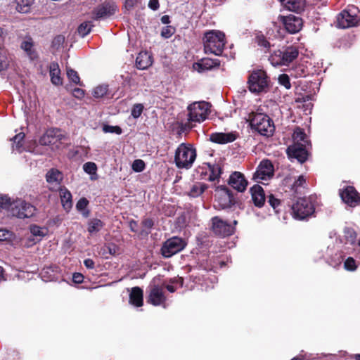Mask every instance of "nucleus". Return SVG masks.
<instances>
[{
    "label": "nucleus",
    "instance_id": "69168bd1",
    "mask_svg": "<svg viewBox=\"0 0 360 360\" xmlns=\"http://www.w3.org/2000/svg\"><path fill=\"white\" fill-rule=\"evenodd\" d=\"M7 36V32L0 27V46H2Z\"/></svg>",
    "mask_w": 360,
    "mask_h": 360
},
{
    "label": "nucleus",
    "instance_id": "0e129e2a",
    "mask_svg": "<svg viewBox=\"0 0 360 360\" xmlns=\"http://www.w3.org/2000/svg\"><path fill=\"white\" fill-rule=\"evenodd\" d=\"M148 7L153 11H156L159 8L158 0H150L148 3Z\"/></svg>",
    "mask_w": 360,
    "mask_h": 360
},
{
    "label": "nucleus",
    "instance_id": "7ed1b4c3",
    "mask_svg": "<svg viewBox=\"0 0 360 360\" xmlns=\"http://www.w3.org/2000/svg\"><path fill=\"white\" fill-rule=\"evenodd\" d=\"M250 124L252 129L264 136L273 135L275 126L273 120L266 114L256 112L249 115Z\"/></svg>",
    "mask_w": 360,
    "mask_h": 360
},
{
    "label": "nucleus",
    "instance_id": "f257e3e1",
    "mask_svg": "<svg viewBox=\"0 0 360 360\" xmlns=\"http://www.w3.org/2000/svg\"><path fill=\"white\" fill-rule=\"evenodd\" d=\"M292 139L293 144L287 149L288 155L290 158L296 159L299 162L303 163L308 156L307 148L309 145L308 138L304 131L297 127L294 131Z\"/></svg>",
    "mask_w": 360,
    "mask_h": 360
},
{
    "label": "nucleus",
    "instance_id": "4468645a",
    "mask_svg": "<svg viewBox=\"0 0 360 360\" xmlns=\"http://www.w3.org/2000/svg\"><path fill=\"white\" fill-rule=\"evenodd\" d=\"M274 175V166L269 160H262L259 165L254 179L259 183L265 184L264 181L270 179Z\"/></svg>",
    "mask_w": 360,
    "mask_h": 360
},
{
    "label": "nucleus",
    "instance_id": "2eb2a0df",
    "mask_svg": "<svg viewBox=\"0 0 360 360\" xmlns=\"http://www.w3.org/2000/svg\"><path fill=\"white\" fill-rule=\"evenodd\" d=\"M215 197L217 204L214 205V207L221 209L231 207L234 201L231 191L225 186L217 190Z\"/></svg>",
    "mask_w": 360,
    "mask_h": 360
},
{
    "label": "nucleus",
    "instance_id": "bf43d9fd",
    "mask_svg": "<svg viewBox=\"0 0 360 360\" xmlns=\"http://www.w3.org/2000/svg\"><path fill=\"white\" fill-rule=\"evenodd\" d=\"M268 202L274 209H276L279 205L280 200L271 194L268 197Z\"/></svg>",
    "mask_w": 360,
    "mask_h": 360
},
{
    "label": "nucleus",
    "instance_id": "864d4df0",
    "mask_svg": "<svg viewBox=\"0 0 360 360\" xmlns=\"http://www.w3.org/2000/svg\"><path fill=\"white\" fill-rule=\"evenodd\" d=\"M145 166L142 160H135L132 163V169L136 172H141L145 169Z\"/></svg>",
    "mask_w": 360,
    "mask_h": 360
},
{
    "label": "nucleus",
    "instance_id": "c756f323",
    "mask_svg": "<svg viewBox=\"0 0 360 360\" xmlns=\"http://www.w3.org/2000/svg\"><path fill=\"white\" fill-rule=\"evenodd\" d=\"M50 77L53 84L58 86L62 84V78L60 77V70L57 63H52L50 65Z\"/></svg>",
    "mask_w": 360,
    "mask_h": 360
},
{
    "label": "nucleus",
    "instance_id": "e433bc0d",
    "mask_svg": "<svg viewBox=\"0 0 360 360\" xmlns=\"http://www.w3.org/2000/svg\"><path fill=\"white\" fill-rule=\"evenodd\" d=\"M34 0H16V9L22 13L30 12Z\"/></svg>",
    "mask_w": 360,
    "mask_h": 360
},
{
    "label": "nucleus",
    "instance_id": "9d476101",
    "mask_svg": "<svg viewBox=\"0 0 360 360\" xmlns=\"http://www.w3.org/2000/svg\"><path fill=\"white\" fill-rule=\"evenodd\" d=\"M164 284L160 276L155 277L148 286V302L154 306H159L165 304L166 297L163 292Z\"/></svg>",
    "mask_w": 360,
    "mask_h": 360
},
{
    "label": "nucleus",
    "instance_id": "72a5a7b5",
    "mask_svg": "<svg viewBox=\"0 0 360 360\" xmlns=\"http://www.w3.org/2000/svg\"><path fill=\"white\" fill-rule=\"evenodd\" d=\"M109 93L108 84H102L96 86L92 89L91 94L95 98H102Z\"/></svg>",
    "mask_w": 360,
    "mask_h": 360
},
{
    "label": "nucleus",
    "instance_id": "9b49d317",
    "mask_svg": "<svg viewBox=\"0 0 360 360\" xmlns=\"http://www.w3.org/2000/svg\"><path fill=\"white\" fill-rule=\"evenodd\" d=\"M268 86L267 77L262 70L253 72L248 79L249 90L255 94H259L266 91Z\"/></svg>",
    "mask_w": 360,
    "mask_h": 360
},
{
    "label": "nucleus",
    "instance_id": "bb28decb",
    "mask_svg": "<svg viewBox=\"0 0 360 360\" xmlns=\"http://www.w3.org/2000/svg\"><path fill=\"white\" fill-rule=\"evenodd\" d=\"M150 54L147 51H141L136 59V65L140 70H145L152 65Z\"/></svg>",
    "mask_w": 360,
    "mask_h": 360
},
{
    "label": "nucleus",
    "instance_id": "3c124183",
    "mask_svg": "<svg viewBox=\"0 0 360 360\" xmlns=\"http://www.w3.org/2000/svg\"><path fill=\"white\" fill-rule=\"evenodd\" d=\"M103 131L104 133L116 134L120 135L122 134V130L119 126H111L108 124H104L103 127Z\"/></svg>",
    "mask_w": 360,
    "mask_h": 360
},
{
    "label": "nucleus",
    "instance_id": "e2e57ef3",
    "mask_svg": "<svg viewBox=\"0 0 360 360\" xmlns=\"http://www.w3.org/2000/svg\"><path fill=\"white\" fill-rule=\"evenodd\" d=\"M84 280V276L79 273H75L72 276V281L75 283H82Z\"/></svg>",
    "mask_w": 360,
    "mask_h": 360
},
{
    "label": "nucleus",
    "instance_id": "20e7f679",
    "mask_svg": "<svg viewBox=\"0 0 360 360\" xmlns=\"http://www.w3.org/2000/svg\"><path fill=\"white\" fill-rule=\"evenodd\" d=\"M203 45L206 53L220 56L225 46V35L218 30L207 32L203 37Z\"/></svg>",
    "mask_w": 360,
    "mask_h": 360
},
{
    "label": "nucleus",
    "instance_id": "f704fd0d",
    "mask_svg": "<svg viewBox=\"0 0 360 360\" xmlns=\"http://www.w3.org/2000/svg\"><path fill=\"white\" fill-rule=\"evenodd\" d=\"M207 188V185L204 183L197 182L192 186L188 193V195L191 198H197L200 196Z\"/></svg>",
    "mask_w": 360,
    "mask_h": 360
},
{
    "label": "nucleus",
    "instance_id": "ea45409f",
    "mask_svg": "<svg viewBox=\"0 0 360 360\" xmlns=\"http://www.w3.org/2000/svg\"><path fill=\"white\" fill-rule=\"evenodd\" d=\"M38 242L39 241L37 240V239H36V238L34 236H31V233L29 231L23 237H21V242L20 245H19V248H30Z\"/></svg>",
    "mask_w": 360,
    "mask_h": 360
},
{
    "label": "nucleus",
    "instance_id": "dca6fc26",
    "mask_svg": "<svg viewBox=\"0 0 360 360\" xmlns=\"http://www.w3.org/2000/svg\"><path fill=\"white\" fill-rule=\"evenodd\" d=\"M212 230L217 234L222 237L231 236L234 232V227L219 217L212 219Z\"/></svg>",
    "mask_w": 360,
    "mask_h": 360
},
{
    "label": "nucleus",
    "instance_id": "f3484780",
    "mask_svg": "<svg viewBox=\"0 0 360 360\" xmlns=\"http://www.w3.org/2000/svg\"><path fill=\"white\" fill-rule=\"evenodd\" d=\"M340 195L342 201L349 207H354L360 202V194L353 186H347Z\"/></svg>",
    "mask_w": 360,
    "mask_h": 360
},
{
    "label": "nucleus",
    "instance_id": "412c9836",
    "mask_svg": "<svg viewBox=\"0 0 360 360\" xmlns=\"http://www.w3.org/2000/svg\"><path fill=\"white\" fill-rule=\"evenodd\" d=\"M229 184L238 191L243 192L248 186V181L242 173L234 172L229 177Z\"/></svg>",
    "mask_w": 360,
    "mask_h": 360
},
{
    "label": "nucleus",
    "instance_id": "603ef678",
    "mask_svg": "<svg viewBox=\"0 0 360 360\" xmlns=\"http://www.w3.org/2000/svg\"><path fill=\"white\" fill-rule=\"evenodd\" d=\"M278 81L280 85L283 86L286 89L291 88L289 76L286 74H281L278 77Z\"/></svg>",
    "mask_w": 360,
    "mask_h": 360
},
{
    "label": "nucleus",
    "instance_id": "f03ea898",
    "mask_svg": "<svg viewBox=\"0 0 360 360\" xmlns=\"http://www.w3.org/2000/svg\"><path fill=\"white\" fill-rule=\"evenodd\" d=\"M299 51L297 47L293 46H283L281 49L274 50L269 57L270 63L274 66H288L298 56Z\"/></svg>",
    "mask_w": 360,
    "mask_h": 360
},
{
    "label": "nucleus",
    "instance_id": "4be33fe9",
    "mask_svg": "<svg viewBox=\"0 0 360 360\" xmlns=\"http://www.w3.org/2000/svg\"><path fill=\"white\" fill-rule=\"evenodd\" d=\"M0 241L6 242L12 247L17 248H19L21 242V236L16 235L13 232L6 229H0Z\"/></svg>",
    "mask_w": 360,
    "mask_h": 360
},
{
    "label": "nucleus",
    "instance_id": "393cba45",
    "mask_svg": "<svg viewBox=\"0 0 360 360\" xmlns=\"http://www.w3.org/2000/svg\"><path fill=\"white\" fill-rule=\"evenodd\" d=\"M210 141L219 143V144H225L227 143H231L234 141L236 139V136L235 134L230 133H213L210 135Z\"/></svg>",
    "mask_w": 360,
    "mask_h": 360
},
{
    "label": "nucleus",
    "instance_id": "473e14b6",
    "mask_svg": "<svg viewBox=\"0 0 360 360\" xmlns=\"http://www.w3.org/2000/svg\"><path fill=\"white\" fill-rule=\"evenodd\" d=\"M60 195L63 208L69 210L72 206L71 193L66 188H63L60 191Z\"/></svg>",
    "mask_w": 360,
    "mask_h": 360
},
{
    "label": "nucleus",
    "instance_id": "58836bf2",
    "mask_svg": "<svg viewBox=\"0 0 360 360\" xmlns=\"http://www.w3.org/2000/svg\"><path fill=\"white\" fill-rule=\"evenodd\" d=\"M30 232L31 233V236H34L38 241H40L46 234L47 230L37 225H31L30 226Z\"/></svg>",
    "mask_w": 360,
    "mask_h": 360
},
{
    "label": "nucleus",
    "instance_id": "c03bdc74",
    "mask_svg": "<svg viewBox=\"0 0 360 360\" xmlns=\"http://www.w3.org/2000/svg\"><path fill=\"white\" fill-rule=\"evenodd\" d=\"M88 200L86 198H81L76 204V208L78 211L81 212L84 217H88L89 211L86 210L88 205Z\"/></svg>",
    "mask_w": 360,
    "mask_h": 360
},
{
    "label": "nucleus",
    "instance_id": "774afa93",
    "mask_svg": "<svg viewBox=\"0 0 360 360\" xmlns=\"http://www.w3.org/2000/svg\"><path fill=\"white\" fill-rule=\"evenodd\" d=\"M143 226L147 228V229H150L153 227V221L152 219H145L143 221Z\"/></svg>",
    "mask_w": 360,
    "mask_h": 360
},
{
    "label": "nucleus",
    "instance_id": "423d86ee",
    "mask_svg": "<svg viewBox=\"0 0 360 360\" xmlns=\"http://www.w3.org/2000/svg\"><path fill=\"white\" fill-rule=\"evenodd\" d=\"M66 136L60 129H49L39 139L42 146H50L52 150H60L66 146Z\"/></svg>",
    "mask_w": 360,
    "mask_h": 360
},
{
    "label": "nucleus",
    "instance_id": "49530a36",
    "mask_svg": "<svg viewBox=\"0 0 360 360\" xmlns=\"http://www.w3.org/2000/svg\"><path fill=\"white\" fill-rule=\"evenodd\" d=\"M67 76H68V79H70V81H71L74 84L82 85V84L80 83L79 77L78 76L77 72L76 71H75L74 70L68 68L67 69Z\"/></svg>",
    "mask_w": 360,
    "mask_h": 360
},
{
    "label": "nucleus",
    "instance_id": "c85d7f7f",
    "mask_svg": "<svg viewBox=\"0 0 360 360\" xmlns=\"http://www.w3.org/2000/svg\"><path fill=\"white\" fill-rule=\"evenodd\" d=\"M282 6L288 11L300 12L303 9L304 2L302 0H279Z\"/></svg>",
    "mask_w": 360,
    "mask_h": 360
},
{
    "label": "nucleus",
    "instance_id": "338daca9",
    "mask_svg": "<svg viewBox=\"0 0 360 360\" xmlns=\"http://www.w3.org/2000/svg\"><path fill=\"white\" fill-rule=\"evenodd\" d=\"M84 264L87 269H94V262L91 259H86L84 261Z\"/></svg>",
    "mask_w": 360,
    "mask_h": 360
},
{
    "label": "nucleus",
    "instance_id": "4d7b16f0",
    "mask_svg": "<svg viewBox=\"0 0 360 360\" xmlns=\"http://www.w3.org/2000/svg\"><path fill=\"white\" fill-rule=\"evenodd\" d=\"M65 42V37L62 35H58V36H56L53 41H52V45L54 48L58 49L59 48H60L63 43Z\"/></svg>",
    "mask_w": 360,
    "mask_h": 360
},
{
    "label": "nucleus",
    "instance_id": "13d9d810",
    "mask_svg": "<svg viewBox=\"0 0 360 360\" xmlns=\"http://www.w3.org/2000/svg\"><path fill=\"white\" fill-rule=\"evenodd\" d=\"M257 43L259 46L264 47L266 49H270V43L262 35L257 37Z\"/></svg>",
    "mask_w": 360,
    "mask_h": 360
},
{
    "label": "nucleus",
    "instance_id": "6ab92c4d",
    "mask_svg": "<svg viewBox=\"0 0 360 360\" xmlns=\"http://www.w3.org/2000/svg\"><path fill=\"white\" fill-rule=\"evenodd\" d=\"M220 65V61L218 59H212L210 58H204L198 62L193 63V68L198 72H204L218 68Z\"/></svg>",
    "mask_w": 360,
    "mask_h": 360
},
{
    "label": "nucleus",
    "instance_id": "1a4fd4ad",
    "mask_svg": "<svg viewBox=\"0 0 360 360\" xmlns=\"http://www.w3.org/2000/svg\"><path fill=\"white\" fill-rule=\"evenodd\" d=\"M210 104L205 101L193 102L187 108L188 120L199 123L205 121L210 112Z\"/></svg>",
    "mask_w": 360,
    "mask_h": 360
},
{
    "label": "nucleus",
    "instance_id": "de8ad7c7",
    "mask_svg": "<svg viewBox=\"0 0 360 360\" xmlns=\"http://www.w3.org/2000/svg\"><path fill=\"white\" fill-rule=\"evenodd\" d=\"M344 268L349 271H354L357 269L356 261L353 257H349L344 262Z\"/></svg>",
    "mask_w": 360,
    "mask_h": 360
},
{
    "label": "nucleus",
    "instance_id": "6e6d98bb",
    "mask_svg": "<svg viewBox=\"0 0 360 360\" xmlns=\"http://www.w3.org/2000/svg\"><path fill=\"white\" fill-rule=\"evenodd\" d=\"M174 28L172 26H165L162 30L161 36L165 39H168L174 34Z\"/></svg>",
    "mask_w": 360,
    "mask_h": 360
},
{
    "label": "nucleus",
    "instance_id": "2f4dec72",
    "mask_svg": "<svg viewBox=\"0 0 360 360\" xmlns=\"http://www.w3.org/2000/svg\"><path fill=\"white\" fill-rule=\"evenodd\" d=\"M25 134L20 132L11 139L13 141L12 148L13 150L21 153L25 150L24 148Z\"/></svg>",
    "mask_w": 360,
    "mask_h": 360
},
{
    "label": "nucleus",
    "instance_id": "8fccbe9b",
    "mask_svg": "<svg viewBox=\"0 0 360 360\" xmlns=\"http://www.w3.org/2000/svg\"><path fill=\"white\" fill-rule=\"evenodd\" d=\"M143 108L144 107L141 103L134 104L131 110V115L134 119L139 118L141 115Z\"/></svg>",
    "mask_w": 360,
    "mask_h": 360
},
{
    "label": "nucleus",
    "instance_id": "37998d69",
    "mask_svg": "<svg viewBox=\"0 0 360 360\" xmlns=\"http://www.w3.org/2000/svg\"><path fill=\"white\" fill-rule=\"evenodd\" d=\"M332 252V249L330 248V247H328L326 248V252L324 255H321V257L324 258L326 261L328 263H330V265L335 266L338 264H341L342 261V257L341 255H339L337 259H335V261L333 262V260L330 261V257Z\"/></svg>",
    "mask_w": 360,
    "mask_h": 360
},
{
    "label": "nucleus",
    "instance_id": "680f3d73",
    "mask_svg": "<svg viewBox=\"0 0 360 360\" xmlns=\"http://www.w3.org/2000/svg\"><path fill=\"white\" fill-rule=\"evenodd\" d=\"M72 95L75 98L81 99L84 96V91L79 88H75L72 91Z\"/></svg>",
    "mask_w": 360,
    "mask_h": 360
},
{
    "label": "nucleus",
    "instance_id": "a18cd8bd",
    "mask_svg": "<svg viewBox=\"0 0 360 360\" xmlns=\"http://www.w3.org/2000/svg\"><path fill=\"white\" fill-rule=\"evenodd\" d=\"M8 65L6 51L0 46V72L7 68Z\"/></svg>",
    "mask_w": 360,
    "mask_h": 360
},
{
    "label": "nucleus",
    "instance_id": "f8f14e48",
    "mask_svg": "<svg viewBox=\"0 0 360 360\" xmlns=\"http://www.w3.org/2000/svg\"><path fill=\"white\" fill-rule=\"evenodd\" d=\"M35 208L31 204L22 199H17L12 202L10 214L20 219H25L33 216Z\"/></svg>",
    "mask_w": 360,
    "mask_h": 360
},
{
    "label": "nucleus",
    "instance_id": "4c0bfd02",
    "mask_svg": "<svg viewBox=\"0 0 360 360\" xmlns=\"http://www.w3.org/2000/svg\"><path fill=\"white\" fill-rule=\"evenodd\" d=\"M207 165L210 174L208 176V180L210 181H214L217 180L221 174V167L219 165L214 164L212 165L210 163L206 164Z\"/></svg>",
    "mask_w": 360,
    "mask_h": 360
},
{
    "label": "nucleus",
    "instance_id": "aec40b11",
    "mask_svg": "<svg viewBox=\"0 0 360 360\" xmlns=\"http://www.w3.org/2000/svg\"><path fill=\"white\" fill-rule=\"evenodd\" d=\"M283 22L285 30L292 34L299 32L302 26V20L294 15L283 17Z\"/></svg>",
    "mask_w": 360,
    "mask_h": 360
},
{
    "label": "nucleus",
    "instance_id": "5fc2aeb1",
    "mask_svg": "<svg viewBox=\"0 0 360 360\" xmlns=\"http://www.w3.org/2000/svg\"><path fill=\"white\" fill-rule=\"evenodd\" d=\"M344 232L347 241L351 244L354 243L356 238L355 231L351 229H345Z\"/></svg>",
    "mask_w": 360,
    "mask_h": 360
},
{
    "label": "nucleus",
    "instance_id": "79ce46f5",
    "mask_svg": "<svg viewBox=\"0 0 360 360\" xmlns=\"http://www.w3.org/2000/svg\"><path fill=\"white\" fill-rule=\"evenodd\" d=\"M93 27V25L91 22H82L78 27V33L79 34L84 37L86 36L91 30V28Z\"/></svg>",
    "mask_w": 360,
    "mask_h": 360
},
{
    "label": "nucleus",
    "instance_id": "a878e982",
    "mask_svg": "<svg viewBox=\"0 0 360 360\" xmlns=\"http://www.w3.org/2000/svg\"><path fill=\"white\" fill-rule=\"evenodd\" d=\"M20 48L31 60L37 58V53L34 49V41L31 37L25 38L21 42Z\"/></svg>",
    "mask_w": 360,
    "mask_h": 360
},
{
    "label": "nucleus",
    "instance_id": "a211bd4d",
    "mask_svg": "<svg viewBox=\"0 0 360 360\" xmlns=\"http://www.w3.org/2000/svg\"><path fill=\"white\" fill-rule=\"evenodd\" d=\"M116 9L117 7L113 3H103L94 9L93 13L94 18L95 20H101L109 18L115 13Z\"/></svg>",
    "mask_w": 360,
    "mask_h": 360
},
{
    "label": "nucleus",
    "instance_id": "a19ab883",
    "mask_svg": "<svg viewBox=\"0 0 360 360\" xmlns=\"http://www.w3.org/2000/svg\"><path fill=\"white\" fill-rule=\"evenodd\" d=\"M12 208V202L7 195H0V211L6 210L10 214V210Z\"/></svg>",
    "mask_w": 360,
    "mask_h": 360
},
{
    "label": "nucleus",
    "instance_id": "b1692460",
    "mask_svg": "<svg viewBox=\"0 0 360 360\" xmlns=\"http://www.w3.org/2000/svg\"><path fill=\"white\" fill-rule=\"evenodd\" d=\"M252 200L254 205L258 207L264 205L266 197L262 187L259 185H254L250 188Z\"/></svg>",
    "mask_w": 360,
    "mask_h": 360
},
{
    "label": "nucleus",
    "instance_id": "5701e85b",
    "mask_svg": "<svg viewBox=\"0 0 360 360\" xmlns=\"http://www.w3.org/2000/svg\"><path fill=\"white\" fill-rule=\"evenodd\" d=\"M305 178L303 175L295 176H287L283 179V184L290 188V190L297 192L298 189L302 188L305 184Z\"/></svg>",
    "mask_w": 360,
    "mask_h": 360
},
{
    "label": "nucleus",
    "instance_id": "cd10ccee",
    "mask_svg": "<svg viewBox=\"0 0 360 360\" xmlns=\"http://www.w3.org/2000/svg\"><path fill=\"white\" fill-rule=\"evenodd\" d=\"M129 303L136 307L143 305V290L139 287H134L129 293Z\"/></svg>",
    "mask_w": 360,
    "mask_h": 360
},
{
    "label": "nucleus",
    "instance_id": "0eeeda50",
    "mask_svg": "<svg viewBox=\"0 0 360 360\" xmlns=\"http://www.w3.org/2000/svg\"><path fill=\"white\" fill-rule=\"evenodd\" d=\"M314 198H301L292 205V216L295 219L303 220L311 216L314 211Z\"/></svg>",
    "mask_w": 360,
    "mask_h": 360
},
{
    "label": "nucleus",
    "instance_id": "ddd939ff",
    "mask_svg": "<svg viewBox=\"0 0 360 360\" xmlns=\"http://www.w3.org/2000/svg\"><path fill=\"white\" fill-rule=\"evenodd\" d=\"M186 245V242L179 237H172L167 240L161 248L164 257L169 258L181 252Z\"/></svg>",
    "mask_w": 360,
    "mask_h": 360
},
{
    "label": "nucleus",
    "instance_id": "6e6552de",
    "mask_svg": "<svg viewBox=\"0 0 360 360\" xmlns=\"http://www.w3.org/2000/svg\"><path fill=\"white\" fill-rule=\"evenodd\" d=\"M360 25V11L354 6H349L337 16V26L349 28Z\"/></svg>",
    "mask_w": 360,
    "mask_h": 360
},
{
    "label": "nucleus",
    "instance_id": "7c9ffc66",
    "mask_svg": "<svg viewBox=\"0 0 360 360\" xmlns=\"http://www.w3.org/2000/svg\"><path fill=\"white\" fill-rule=\"evenodd\" d=\"M46 179L49 184L57 186L63 179V174L58 169H51L46 173Z\"/></svg>",
    "mask_w": 360,
    "mask_h": 360
},
{
    "label": "nucleus",
    "instance_id": "052dcab7",
    "mask_svg": "<svg viewBox=\"0 0 360 360\" xmlns=\"http://www.w3.org/2000/svg\"><path fill=\"white\" fill-rule=\"evenodd\" d=\"M181 278H174L172 281V284H166L165 283L163 282V284H164V288H167V290L170 292H174L176 291V288L173 285V283L180 281Z\"/></svg>",
    "mask_w": 360,
    "mask_h": 360
},
{
    "label": "nucleus",
    "instance_id": "09e8293b",
    "mask_svg": "<svg viewBox=\"0 0 360 360\" xmlns=\"http://www.w3.org/2000/svg\"><path fill=\"white\" fill-rule=\"evenodd\" d=\"M84 171L91 175H96L97 166L94 162H88L83 165Z\"/></svg>",
    "mask_w": 360,
    "mask_h": 360
},
{
    "label": "nucleus",
    "instance_id": "39448f33",
    "mask_svg": "<svg viewBox=\"0 0 360 360\" xmlns=\"http://www.w3.org/2000/svg\"><path fill=\"white\" fill-rule=\"evenodd\" d=\"M195 158L196 151L191 145L181 143L176 150L174 161L178 168L191 167Z\"/></svg>",
    "mask_w": 360,
    "mask_h": 360
},
{
    "label": "nucleus",
    "instance_id": "c9c22d12",
    "mask_svg": "<svg viewBox=\"0 0 360 360\" xmlns=\"http://www.w3.org/2000/svg\"><path fill=\"white\" fill-rule=\"evenodd\" d=\"M103 222L98 219H91L88 222L87 231L90 234L99 232L103 227Z\"/></svg>",
    "mask_w": 360,
    "mask_h": 360
}]
</instances>
